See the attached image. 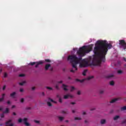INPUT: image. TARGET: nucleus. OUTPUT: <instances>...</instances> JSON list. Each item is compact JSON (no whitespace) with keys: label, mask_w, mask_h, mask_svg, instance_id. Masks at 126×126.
Segmentation results:
<instances>
[{"label":"nucleus","mask_w":126,"mask_h":126,"mask_svg":"<svg viewBox=\"0 0 126 126\" xmlns=\"http://www.w3.org/2000/svg\"><path fill=\"white\" fill-rule=\"evenodd\" d=\"M118 100H119V99H118V98H114V99H112L111 101H110V103H115V102H117V101H118Z\"/></svg>","instance_id":"nucleus-11"},{"label":"nucleus","mask_w":126,"mask_h":126,"mask_svg":"<svg viewBox=\"0 0 126 126\" xmlns=\"http://www.w3.org/2000/svg\"><path fill=\"white\" fill-rule=\"evenodd\" d=\"M15 108V105H13V106H12V109H13V108Z\"/></svg>","instance_id":"nucleus-51"},{"label":"nucleus","mask_w":126,"mask_h":126,"mask_svg":"<svg viewBox=\"0 0 126 126\" xmlns=\"http://www.w3.org/2000/svg\"><path fill=\"white\" fill-rule=\"evenodd\" d=\"M11 122H12V120H9V121H8L6 122L5 125H8L10 123H11Z\"/></svg>","instance_id":"nucleus-20"},{"label":"nucleus","mask_w":126,"mask_h":126,"mask_svg":"<svg viewBox=\"0 0 126 126\" xmlns=\"http://www.w3.org/2000/svg\"><path fill=\"white\" fill-rule=\"evenodd\" d=\"M73 90H75V88H74V87H71V90H70L71 92H72Z\"/></svg>","instance_id":"nucleus-23"},{"label":"nucleus","mask_w":126,"mask_h":126,"mask_svg":"<svg viewBox=\"0 0 126 126\" xmlns=\"http://www.w3.org/2000/svg\"><path fill=\"white\" fill-rule=\"evenodd\" d=\"M85 124H87V123H88V121L87 120H85Z\"/></svg>","instance_id":"nucleus-52"},{"label":"nucleus","mask_w":126,"mask_h":126,"mask_svg":"<svg viewBox=\"0 0 126 126\" xmlns=\"http://www.w3.org/2000/svg\"><path fill=\"white\" fill-rule=\"evenodd\" d=\"M6 88V86L5 85L3 86V90H5Z\"/></svg>","instance_id":"nucleus-40"},{"label":"nucleus","mask_w":126,"mask_h":126,"mask_svg":"<svg viewBox=\"0 0 126 126\" xmlns=\"http://www.w3.org/2000/svg\"><path fill=\"white\" fill-rule=\"evenodd\" d=\"M19 76L20 77H23L25 76V75L24 74H20V75H19Z\"/></svg>","instance_id":"nucleus-27"},{"label":"nucleus","mask_w":126,"mask_h":126,"mask_svg":"<svg viewBox=\"0 0 126 126\" xmlns=\"http://www.w3.org/2000/svg\"><path fill=\"white\" fill-rule=\"evenodd\" d=\"M25 83H26V81H24L23 82L19 83V84L21 86H23V85H24V84H25Z\"/></svg>","instance_id":"nucleus-14"},{"label":"nucleus","mask_w":126,"mask_h":126,"mask_svg":"<svg viewBox=\"0 0 126 126\" xmlns=\"http://www.w3.org/2000/svg\"><path fill=\"white\" fill-rule=\"evenodd\" d=\"M35 89H36V88L35 87H33L32 88V90H35Z\"/></svg>","instance_id":"nucleus-44"},{"label":"nucleus","mask_w":126,"mask_h":126,"mask_svg":"<svg viewBox=\"0 0 126 126\" xmlns=\"http://www.w3.org/2000/svg\"><path fill=\"white\" fill-rule=\"evenodd\" d=\"M70 104L71 105H75V102H71Z\"/></svg>","instance_id":"nucleus-45"},{"label":"nucleus","mask_w":126,"mask_h":126,"mask_svg":"<svg viewBox=\"0 0 126 126\" xmlns=\"http://www.w3.org/2000/svg\"><path fill=\"white\" fill-rule=\"evenodd\" d=\"M34 122L36 123V124H39V123H40V122L37 121V120H35Z\"/></svg>","instance_id":"nucleus-38"},{"label":"nucleus","mask_w":126,"mask_h":126,"mask_svg":"<svg viewBox=\"0 0 126 126\" xmlns=\"http://www.w3.org/2000/svg\"><path fill=\"white\" fill-rule=\"evenodd\" d=\"M86 114V112H84L83 113V115H85Z\"/></svg>","instance_id":"nucleus-57"},{"label":"nucleus","mask_w":126,"mask_h":126,"mask_svg":"<svg viewBox=\"0 0 126 126\" xmlns=\"http://www.w3.org/2000/svg\"><path fill=\"white\" fill-rule=\"evenodd\" d=\"M51 71L53 70V68H52L51 69Z\"/></svg>","instance_id":"nucleus-63"},{"label":"nucleus","mask_w":126,"mask_h":126,"mask_svg":"<svg viewBox=\"0 0 126 126\" xmlns=\"http://www.w3.org/2000/svg\"><path fill=\"white\" fill-rule=\"evenodd\" d=\"M23 122L24 125H25L26 126H31V125L29 124V123L27 122V121H28V119L25 118L23 120Z\"/></svg>","instance_id":"nucleus-4"},{"label":"nucleus","mask_w":126,"mask_h":126,"mask_svg":"<svg viewBox=\"0 0 126 126\" xmlns=\"http://www.w3.org/2000/svg\"><path fill=\"white\" fill-rule=\"evenodd\" d=\"M59 102L60 103H63V99L61 98H59Z\"/></svg>","instance_id":"nucleus-33"},{"label":"nucleus","mask_w":126,"mask_h":126,"mask_svg":"<svg viewBox=\"0 0 126 126\" xmlns=\"http://www.w3.org/2000/svg\"><path fill=\"white\" fill-rule=\"evenodd\" d=\"M109 84L110 85H111V86H113V85H115V82H114V81H111L110 82Z\"/></svg>","instance_id":"nucleus-15"},{"label":"nucleus","mask_w":126,"mask_h":126,"mask_svg":"<svg viewBox=\"0 0 126 126\" xmlns=\"http://www.w3.org/2000/svg\"><path fill=\"white\" fill-rule=\"evenodd\" d=\"M23 91H24V90H23V89H20V92H23Z\"/></svg>","instance_id":"nucleus-39"},{"label":"nucleus","mask_w":126,"mask_h":126,"mask_svg":"<svg viewBox=\"0 0 126 126\" xmlns=\"http://www.w3.org/2000/svg\"><path fill=\"white\" fill-rule=\"evenodd\" d=\"M58 83H63V81H61L58 82Z\"/></svg>","instance_id":"nucleus-53"},{"label":"nucleus","mask_w":126,"mask_h":126,"mask_svg":"<svg viewBox=\"0 0 126 126\" xmlns=\"http://www.w3.org/2000/svg\"><path fill=\"white\" fill-rule=\"evenodd\" d=\"M51 67V64H46L45 66V70H48L49 68Z\"/></svg>","instance_id":"nucleus-7"},{"label":"nucleus","mask_w":126,"mask_h":126,"mask_svg":"<svg viewBox=\"0 0 126 126\" xmlns=\"http://www.w3.org/2000/svg\"><path fill=\"white\" fill-rule=\"evenodd\" d=\"M65 122H66V123H68V120H66V121H65Z\"/></svg>","instance_id":"nucleus-60"},{"label":"nucleus","mask_w":126,"mask_h":126,"mask_svg":"<svg viewBox=\"0 0 126 126\" xmlns=\"http://www.w3.org/2000/svg\"><path fill=\"white\" fill-rule=\"evenodd\" d=\"M59 119L60 121V122H62L63 120V117H59Z\"/></svg>","instance_id":"nucleus-18"},{"label":"nucleus","mask_w":126,"mask_h":126,"mask_svg":"<svg viewBox=\"0 0 126 126\" xmlns=\"http://www.w3.org/2000/svg\"><path fill=\"white\" fill-rule=\"evenodd\" d=\"M7 77V73H4V77Z\"/></svg>","instance_id":"nucleus-35"},{"label":"nucleus","mask_w":126,"mask_h":126,"mask_svg":"<svg viewBox=\"0 0 126 126\" xmlns=\"http://www.w3.org/2000/svg\"><path fill=\"white\" fill-rule=\"evenodd\" d=\"M21 103H24V98H22L20 100Z\"/></svg>","instance_id":"nucleus-32"},{"label":"nucleus","mask_w":126,"mask_h":126,"mask_svg":"<svg viewBox=\"0 0 126 126\" xmlns=\"http://www.w3.org/2000/svg\"><path fill=\"white\" fill-rule=\"evenodd\" d=\"M118 73H119V74H121V73H123V71H122L121 70H119L118 71Z\"/></svg>","instance_id":"nucleus-30"},{"label":"nucleus","mask_w":126,"mask_h":126,"mask_svg":"<svg viewBox=\"0 0 126 126\" xmlns=\"http://www.w3.org/2000/svg\"><path fill=\"white\" fill-rule=\"evenodd\" d=\"M42 94L43 96L45 95V93L42 92Z\"/></svg>","instance_id":"nucleus-55"},{"label":"nucleus","mask_w":126,"mask_h":126,"mask_svg":"<svg viewBox=\"0 0 126 126\" xmlns=\"http://www.w3.org/2000/svg\"><path fill=\"white\" fill-rule=\"evenodd\" d=\"M74 120L75 121L80 120H81V118L80 117H75Z\"/></svg>","instance_id":"nucleus-21"},{"label":"nucleus","mask_w":126,"mask_h":126,"mask_svg":"<svg viewBox=\"0 0 126 126\" xmlns=\"http://www.w3.org/2000/svg\"><path fill=\"white\" fill-rule=\"evenodd\" d=\"M118 119H120V116L117 115L114 117L113 119L114 121H117Z\"/></svg>","instance_id":"nucleus-12"},{"label":"nucleus","mask_w":126,"mask_h":126,"mask_svg":"<svg viewBox=\"0 0 126 126\" xmlns=\"http://www.w3.org/2000/svg\"><path fill=\"white\" fill-rule=\"evenodd\" d=\"M0 126H2V124H0Z\"/></svg>","instance_id":"nucleus-64"},{"label":"nucleus","mask_w":126,"mask_h":126,"mask_svg":"<svg viewBox=\"0 0 126 126\" xmlns=\"http://www.w3.org/2000/svg\"><path fill=\"white\" fill-rule=\"evenodd\" d=\"M45 62H46V63H51V60H50V59H46L45 60Z\"/></svg>","instance_id":"nucleus-29"},{"label":"nucleus","mask_w":126,"mask_h":126,"mask_svg":"<svg viewBox=\"0 0 126 126\" xmlns=\"http://www.w3.org/2000/svg\"><path fill=\"white\" fill-rule=\"evenodd\" d=\"M3 100H4V97L2 96L1 98H0V102H2Z\"/></svg>","instance_id":"nucleus-28"},{"label":"nucleus","mask_w":126,"mask_h":126,"mask_svg":"<svg viewBox=\"0 0 126 126\" xmlns=\"http://www.w3.org/2000/svg\"><path fill=\"white\" fill-rule=\"evenodd\" d=\"M46 89L48 90H53V88H51L50 87H46Z\"/></svg>","instance_id":"nucleus-22"},{"label":"nucleus","mask_w":126,"mask_h":126,"mask_svg":"<svg viewBox=\"0 0 126 126\" xmlns=\"http://www.w3.org/2000/svg\"><path fill=\"white\" fill-rule=\"evenodd\" d=\"M3 108H0V111H2Z\"/></svg>","instance_id":"nucleus-59"},{"label":"nucleus","mask_w":126,"mask_h":126,"mask_svg":"<svg viewBox=\"0 0 126 126\" xmlns=\"http://www.w3.org/2000/svg\"><path fill=\"white\" fill-rule=\"evenodd\" d=\"M43 63L44 62H43L42 61H40L38 62H36V64L35 65V67L37 68V67L39 66V64H43Z\"/></svg>","instance_id":"nucleus-5"},{"label":"nucleus","mask_w":126,"mask_h":126,"mask_svg":"<svg viewBox=\"0 0 126 126\" xmlns=\"http://www.w3.org/2000/svg\"><path fill=\"white\" fill-rule=\"evenodd\" d=\"M123 60H124V61L125 62H126V58L124 57V58H123Z\"/></svg>","instance_id":"nucleus-48"},{"label":"nucleus","mask_w":126,"mask_h":126,"mask_svg":"<svg viewBox=\"0 0 126 126\" xmlns=\"http://www.w3.org/2000/svg\"><path fill=\"white\" fill-rule=\"evenodd\" d=\"M1 118H4V113H2V114H1Z\"/></svg>","instance_id":"nucleus-34"},{"label":"nucleus","mask_w":126,"mask_h":126,"mask_svg":"<svg viewBox=\"0 0 126 126\" xmlns=\"http://www.w3.org/2000/svg\"><path fill=\"white\" fill-rule=\"evenodd\" d=\"M47 105L49 107H52V103L50 102H47Z\"/></svg>","instance_id":"nucleus-25"},{"label":"nucleus","mask_w":126,"mask_h":126,"mask_svg":"<svg viewBox=\"0 0 126 126\" xmlns=\"http://www.w3.org/2000/svg\"><path fill=\"white\" fill-rule=\"evenodd\" d=\"M1 71H2V69H0V73L1 72Z\"/></svg>","instance_id":"nucleus-58"},{"label":"nucleus","mask_w":126,"mask_h":126,"mask_svg":"<svg viewBox=\"0 0 126 126\" xmlns=\"http://www.w3.org/2000/svg\"><path fill=\"white\" fill-rule=\"evenodd\" d=\"M62 114H68V113L67 112V111H65L64 110H63L62 111Z\"/></svg>","instance_id":"nucleus-24"},{"label":"nucleus","mask_w":126,"mask_h":126,"mask_svg":"<svg viewBox=\"0 0 126 126\" xmlns=\"http://www.w3.org/2000/svg\"><path fill=\"white\" fill-rule=\"evenodd\" d=\"M49 101H51V102H54V100H53L52 99H51V98H49Z\"/></svg>","instance_id":"nucleus-37"},{"label":"nucleus","mask_w":126,"mask_h":126,"mask_svg":"<svg viewBox=\"0 0 126 126\" xmlns=\"http://www.w3.org/2000/svg\"><path fill=\"white\" fill-rule=\"evenodd\" d=\"M68 98H72V95L70 94H66L64 95V99H68Z\"/></svg>","instance_id":"nucleus-6"},{"label":"nucleus","mask_w":126,"mask_h":126,"mask_svg":"<svg viewBox=\"0 0 126 126\" xmlns=\"http://www.w3.org/2000/svg\"><path fill=\"white\" fill-rule=\"evenodd\" d=\"M95 45L94 50V53L95 56L93 58L90 57L88 59H83L82 57H84L86 54H88L92 51V47L83 46L79 49V51H77L76 55H69L67 58L68 61L72 63V69L70 70L71 72H74L75 70H77V64L80 63V67H87L90 64L92 65H99L101 62L105 63L106 61V55L108 53V50L113 48V45L111 43H108L107 40H98Z\"/></svg>","instance_id":"nucleus-1"},{"label":"nucleus","mask_w":126,"mask_h":126,"mask_svg":"<svg viewBox=\"0 0 126 126\" xmlns=\"http://www.w3.org/2000/svg\"><path fill=\"white\" fill-rule=\"evenodd\" d=\"M122 123L123 124H126V120H125V121H123Z\"/></svg>","instance_id":"nucleus-46"},{"label":"nucleus","mask_w":126,"mask_h":126,"mask_svg":"<svg viewBox=\"0 0 126 126\" xmlns=\"http://www.w3.org/2000/svg\"><path fill=\"white\" fill-rule=\"evenodd\" d=\"M87 72V70H84L82 73L83 75H84V76H85V75H86Z\"/></svg>","instance_id":"nucleus-16"},{"label":"nucleus","mask_w":126,"mask_h":126,"mask_svg":"<svg viewBox=\"0 0 126 126\" xmlns=\"http://www.w3.org/2000/svg\"><path fill=\"white\" fill-rule=\"evenodd\" d=\"M56 89H59V86L56 85Z\"/></svg>","instance_id":"nucleus-47"},{"label":"nucleus","mask_w":126,"mask_h":126,"mask_svg":"<svg viewBox=\"0 0 126 126\" xmlns=\"http://www.w3.org/2000/svg\"><path fill=\"white\" fill-rule=\"evenodd\" d=\"M100 123L101 125H104V124H106V120L102 119L101 120Z\"/></svg>","instance_id":"nucleus-13"},{"label":"nucleus","mask_w":126,"mask_h":126,"mask_svg":"<svg viewBox=\"0 0 126 126\" xmlns=\"http://www.w3.org/2000/svg\"><path fill=\"white\" fill-rule=\"evenodd\" d=\"M29 64H30L31 65L33 66V65L36 64V62H33V63L31 62V63H29Z\"/></svg>","instance_id":"nucleus-19"},{"label":"nucleus","mask_w":126,"mask_h":126,"mask_svg":"<svg viewBox=\"0 0 126 126\" xmlns=\"http://www.w3.org/2000/svg\"><path fill=\"white\" fill-rule=\"evenodd\" d=\"M119 45H120V46H122V47H123L124 50H126V41H125V40H119Z\"/></svg>","instance_id":"nucleus-3"},{"label":"nucleus","mask_w":126,"mask_h":126,"mask_svg":"<svg viewBox=\"0 0 126 126\" xmlns=\"http://www.w3.org/2000/svg\"><path fill=\"white\" fill-rule=\"evenodd\" d=\"M80 94H81V93H80V91H78V92H77V94L78 95H80Z\"/></svg>","instance_id":"nucleus-42"},{"label":"nucleus","mask_w":126,"mask_h":126,"mask_svg":"<svg viewBox=\"0 0 126 126\" xmlns=\"http://www.w3.org/2000/svg\"><path fill=\"white\" fill-rule=\"evenodd\" d=\"M13 115L14 116H16V113L15 112H13Z\"/></svg>","instance_id":"nucleus-50"},{"label":"nucleus","mask_w":126,"mask_h":126,"mask_svg":"<svg viewBox=\"0 0 126 126\" xmlns=\"http://www.w3.org/2000/svg\"><path fill=\"white\" fill-rule=\"evenodd\" d=\"M2 97H4V96H5V94H2Z\"/></svg>","instance_id":"nucleus-54"},{"label":"nucleus","mask_w":126,"mask_h":126,"mask_svg":"<svg viewBox=\"0 0 126 126\" xmlns=\"http://www.w3.org/2000/svg\"><path fill=\"white\" fill-rule=\"evenodd\" d=\"M68 79H71V78H70V77H68Z\"/></svg>","instance_id":"nucleus-62"},{"label":"nucleus","mask_w":126,"mask_h":126,"mask_svg":"<svg viewBox=\"0 0 126 126\" xmlns=\"http://www.w3.org/2000/svg\"><path fill=\"white\" fill-rule=\"evenodd\" d=\"M16 94V93L13 92V93L10 94V97L12 98H15V95Z\"/></svg>","instance_id":"nucleus-9"},{"label":"nucleus","mask_w":126,"mask_h":126,"mask_svg":"<svg viewBox=\"0 0 126 126\" xmlns=\"http://www.w3.org/2000/svg\"><path fill=\"white\" fill-rule=\"evenodd\" d=\"M72 113H73V114H74V113H75V111H74V110H72Z\"/></svg>","instance_id":"nucleus-56"},{"label":"nucleus","mask_w":126,"mask_h":126,"mask_svg":"<svg viewBox=\"0 0 126 126\" xmlns=\"http://www.w3.org/2000/svg\"><path fill=\"white\" fill-rule=\"evenodd\" d=\"M26 110H30V109H31V107H27V108H26Z\"/></svg>","instance_id":"nucleus-43"},{"label":"nucleus","mask_w":126,"mask_h":126,"mask_svg":"<svg viewBox=\"0 0 126 126\" xmlns=\"http://www.w3.org/2000/svg\"><path fill=\"white\" fill-rule=\"evenodd\" d=\"M18 123H19L20 124H21V123H22V119L21 118L19 119Z\"/></svg>","instance_id":"nucleus-31"},{"label":"nucleus","mask_w":126,"mask_h":126,"mask_svg":"<svg viewBox=\"0 0 126 126\" xmlns=\"http://www.w3.org/2000/svg\"><path fill=\"white\" fill-rule=\"evenodd\" d=\"M103 93H104V91L101 90V91H100V94H103Z\"/></svg>","instance_id":"nucleus-36"},{"label":"nucleus","mask_w":126,"mask_h":126,"mask_svg":"<svg viewBox=\"0 0 126 126\" xmlns=\"http://www.w3.org/2000/svg\"><path fill=\"white\" fill-rule=\"evenodd\" d=\"M114 75H108L106 77L107 78H111V77H113Z\"/></svg>","instance_id":"nucleus-26"},{"label":"nucleus","mask_w":126,"mask_h":126,"mask_svg":"<svg viewBox=\"0 0 126 126\" xmlns=\"http://www.w3.org/2000/svg\"><path fill=\"white\" fill-rule=\"evenodd\" d=\"M95 110V108L91 109V111H94Z\"/></svg>","instance_id":"nucleus-49"},{"label":"nucleus","mask_w":126,"mask_h":126,"mask_svg":"<svg viewBox=\"0 0 126 126\" xmlns=\"http://www.w3.org/2000/svg\"><path fill=\"white\" fill-rule=\"evenodd\" d=\"M121 111H126V106H124V107H121Z\"/></svg>","instance_id":"nucleus-17"},{"label":"nucleus","mask_w":126,"mask_h":126,"mask_svg":"<svg viewBox=\"0 0 126 126\" xmlns=\"http://www.w3.org/2000/svg\"><path fill=\"white\" fill-rule=\"evenodd\" d=\"M9 113V109L6 108L5 110L3 112V114H8Z\"/></svg>","instance_id":"nucleus-10"},{"label":"nucleus","mask_w":126,"mask_h":126,"mask_svg":"<svg viewBox=\"0 0 126 126\" xmlns=\"http://www.w3.org/2000/svg\"><path fill=\"white\" fill-rule=\"evenodd\" d=\"M54 103H55V104H57V101H53Z\"/></svg>","instance_id":"nucleus-61"},{"label":"nucleus","mask_w":126,"mask_h":126,"mask_svg":"<svg viewBox=\"0 0 126 126\" xmlns=\"http://www.w3.org/2000/svg\"><path fill=\"white\" fill-rule=\"evenodd\" d=\"M63 90H64L65 91H68V89H67L66 88V87H67V86L65 85L64 84H63Z\"/></svg>","instance_id":"nucleus-8"},{"label":"nucleus","mask_w":126,"mask_h":126,"mask_svg":"<svg viewBox=\"0 0 126 126\" xmlns=\"http://www.w3.org/2000/svg\"><path fill=\"white\" fill-rule=\"evenodd\" d=\"M7 104L8 105L10 104V101L9 100L7 101Z\"/></svg>","instance_id":"nucleus-41"},{"label":"nucleus","mask_w":126,"mask_h":126,"mask_svg":"<svg viewBox=\"0 0 126 126\" xmlns=\"http://www.w3.org/2000/svg\"><path fill=\"white\" fill-rule=\"evenodd\" d=\"M94 76H91L88 77L87 78H84L82 80H79L78 79H76V81H78L79 82H81V83H82V82H84V81H85V80H90V79H92V78H94Z\"/></svg>","instance_id":"nucleus-2"}]
</instances>
